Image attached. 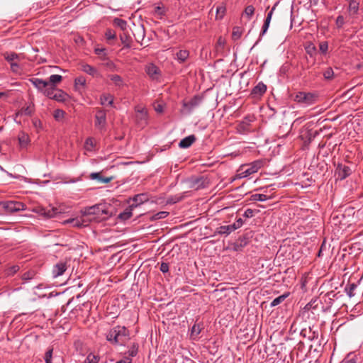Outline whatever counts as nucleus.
<instances>
[{
  "mask_svg": "<svg viewBox=\"0 0 363 363\" xmlns=\"http://www.w3.org/2000/svg\"><path fill=\"white\" fill-rule=\"evenodd\" d=\"M37 212L44 216L46 218H51L55 217L57 214L60 213L57 208L52 207L50 208H45L43 207H39Z\"/></svg>",
  "mask_w": 363,
  "mask_h": 363,
  "instance_id": "nucleus-15",
  "label": "nucleus"
},
{
  "mask_svg": "<svg viewBox=\"0 0 363 363\" xmlns=\"http://www.w3.org/2000/svg\"><path fill=\"white\" fill-rule=\"evenodd\" d=\"M129 339V330L121 325H116L110 329L106 335V340L112 345H123Z\"/></svg>",
  "mask_w": 363,
  "mask_h": 363,
  "instance_id": "nucleus-1",
  "label": "nucleus"
},
{
  "mask_svg": "<svg viewBox=\"0 0 363 363\" xmlns=\"http://www.w3.org/2000/svg\"><path fill=\"white\" fill-rule=\"evenodd\" d=\"M337 293H335L334 291H329L324 296H323V299H324V301L325 302H327L328 301V299H330L332 298L333 300L335 298H337Z\"/></svg>",
  "mask_w": 363,
  "mask_h": 363,
  "instance_id": "nucleus-56",
  "label": "nucleus"
},
{
  "mask_svg": "<svg viewBox=\"0 0 363 363\" xmlns=\"http://www.w3.org/2000/svg\"><path fill=\"white\" fill-rule=\"evenodd\" d=\"M138 344L136 342H133L130 346L128 351L125 353V354L127 355H125V357H129L131 359L132 357H135L138 354Z\"/></svg>",
  "mask_w": 363,
  "mask_h": 363,
  "instance_id": "nucleus-32",
  "label": "nucleus"
},
{
  "mask_svg": "<svg viewBox=\"0 0 363 363\" xmlns=\"http://www.w3.org/2000/svg\"><path fill=\"white\" fill-rule=\"evenodd\" d=\"M85 84L86 79L82 76L78 77L74 79V86L76 88H77L79 85L84 86Z\"/></svg>",
  "mask_w": 363,
  "mask_h": 363,
  "instance_id": "nucleus-55",
  "label": "nucleus"
},
{
  "mask_svg": "<svg viewBox=\"0 0 363 363\" xmlns=\"http://www.w3.org/2000/svg\"><path fill=\"white\" fill-rule=\"evenodd\" d=\"M319 49L322 53L325 54L328 49V43L327 41H323L319 44Z\"/></svg>",
  "mask_w": 363,
  "mask_h": 363,
  "instance_id": "nucleus-60",
  "label": "nucleus"
},
{
  "mask_svg": "<svg viewBox=\"0 0 363 363\" xmlns=\"http://www.w3.org/2000/svg\"><path fill=\"white\" fill-rule=\"evenodd\" d=\"M105 37L107 40H114L116 38V32L111 28H108L105 32Z\"/></svg>",
  "mask_w": 363,
  "mask_h": 363,
  "instance_id": "nucleus-53",
  "label": "nucleus"
},
{
  "mask_svg": "<svg viewBox=\"0 0 363 363\" xmlns=\"http://www.w3.org/2000/svg\"><path fill=\"white\" fill-rule=\"evenodd\" d=\"M120 40L123 44V47L125 48H130V43L132 41L131 37L128 34V31L123 32L121 34H120Z\"/></svg>",
  "mask_w": 363,
  "mask_h": 363,
  "instance_id": "nucleus-28",
  "label": "nucleus"
},
{
  "mask_svg": "<svg viewBox=\"0 0 363 363\" xmlns=\"http://www.w3.org/2000/svg\"><path fill=\"white\" fill-rule=\"evenodd\" d=\"M91 179L97 180L101 183L107 184L113 179V177H104L100 172H92L89 175Z\"/></svg>",
  "mask_w": 363,
  "mask_h": 363,
  "instance_id": "nucleus-22",
  "label": "nucleus"
},
{
  "mask_svg": "<svg viewBox=\"0 0 363 363\" xmlns=\"http://www.w3.org/2000/svg\"><path fill=\"white\" fill-rule=\"evenodd\" d=\"M254 120V117L251 116H247L244 119L240 121L238 126L237 130L240 133H246L250 131L251 122Z\"/></svg>",
  "mask_w": 363,
  "mask_h": 363,
  "instance_id": "nucleus-12",
  "label": "nucleus"
},
{
  "mask_svg": "<svg viewBox=\"0 0 363 363\" xmlns=\"http://www.w3.org/2000/svg\"><path fill=\"white\" fill-rule=\"evenodd\" d=\"M34 112V108L33 106H28L26 108H23L19 112L16 113V116L18 115H26V116H31L33 113Z\"/></svg>",
  "mask_w": 363,
  "mask_h": 363,
  "instance_id": "nucleus-46",
  "label": "nucleus"
},
{
  "mask_svg": "<svg viewBox=\"0 0 363 363\" xmlns=\"http://www.w3.org/2000/svg\"><path fill=\"white\" fill-rule=\"evenodd\" d=\"M335 24L337 28H341L345 24V18L342 16H338L335 21Z\"/></svg>",
  "mask_w": 363,
  "mask_h": 363,
  "instance_id": "nucleus-61",
  "label": "nucleus"
},
{
  "mask_svg": "<svg viewBox=\"0 0 363 363\" xmlns=\"http://www.w3.org/2000/svg\"><path fill=\"white\" fill-rule=\"evenodd\" d=\"M262 167V162L257 160L249 164H244L241 166L239 172V177L240 178L247 177L254 173H256Z\"/></svg>",
  "mask_w": 363,
  "mask_h": 363,
  "instance_id": "nucleus-4",
  "label": "nucleus"
},
{
  "mask_svg": "<svg viewBox=\"0 0 363 363\" xmlns=\"http://www.w3.org/2000/svg\"><path fill=\"white\" fill-rule=\"evenodd\" d=\"M169 215V213L167 211H160L154 215H152L150 218L151 220H157L160 219H162L166 218Z\"/></svg>",
  "mask_w": 363,
  "mask_h": 363,
  "instance_id": "nucleus-49",
  "label": "nucleus"
},
{
  "mask_svg": "<svg viewBox=\"0 0 363 363\" xmlns=\"http://www.w3.org/2000/svg\"><path fill=\"white\" fill-rule=\"evenodd\" d=\"M149 200V196L147 194L143 193L135 195L133 197L130 198L128 202L132 201V203L130 204V207L134 209L141 204L147 202Z\"/></svg>",
  "mask_w": 363,
  "mask_h": 363,
  "instance_id": "nucleus-13",
  "label": "nucleus"
},
{
  "mask_svg": "<svg viewBox=\"0 0 363 363\" xmlns=\"http://www.w3.org/2000/svg\"><path fill=\"white\" fill-rule=\"evenodd\" d=\"M35 275L36 272L35 270L31 269L23 273L21 276V279L22 280L26 282L33 279L35 277Z\"/></svg>",
  "mask_w": 363,
  "mask_h": 363,
  "instance_id": "nucleus-42",
  "label": "nucleus"
},
{
  "mask_svg": "<svg viewBox=\"0 0 363 363\" xmlns=\"http://www.w3.org/2000/svg\"><path fill=\"white\" fill-rule=\"evenodd\" d=\"M235 226L231 225H222L218 227L216 230V234L228 235L233 231L235 230Z\"/></svg>",
  "mask_w": 363,
  "mask_h": 363,
  "instance_id": "nucleus-23",
  "label": "nucleus"
},
{
  "mask_svg": "<svg viewBox=\"0 0 363 363\" xmlns=\"http://www.w3.org/2000/svg\"><path fill=\"white\" fill-rule=\"evenodd\" d=\"M20 269V267L18 265H13L11 267H9L5 270V275L6 277H11L14 275L16 273H17Z\"/></svg>",
  "mask_w": 363,
  "mask_h": 363,
  "instance_id": "nucleus-45",
  "label": "nucleus"
},
{
  "mask_svg": "<svg viewBox=\"0 0 363 363\" xmlns=\"http://www.w3.org/2000/svg\"><path fill=\"white\" fill-rule=\"evenodd\" d=\"M358 287V285L355 283H349L345 288V291L346 294L350 297H353L356 295V290Z\"/></svg>",
  "mask_w": 363,
  "mask_h": 363,
  "instance_id": "nucleus-29",
  "label": "nucleus"
},
{
  "mask_svg": "<svg viewBox=\"0 0 363 363\" xmlns=\"http://www.w3.org/2000/svg\"><path fill=\"white\" fill-rule=\"evenodd\" d=\"M359 7V0H350L349 1L348 11L351 16H354L358 13Z\"/></svg>",
  "mask_w": 363,
  "mask_h": 363,
  "instance_id": "nucleus-24",
  "label": "nucleus"
},
{
  "mask_svg": "<svg viewBox=\"0 0 363 363\" xmlns=\"http://www.w3.org/2000/svg\"><path fill=\"white\" fill-rule=\"evenodd\" d=\"M99 355L94 353H89L84 360V363H99Z\"/></svg>",
  "mask_w": 363,
  "mask_h": 363,
  "instance_id": "nucleus-40",
  "label": "nucleus"
},
{
  "mask_svg": "<svg viewBox=\"0 0 363 363\" xmlns=\"http://www.w3.org/2000/svg\"><path fill=\"white\" fill-rule=\"evenodd\" d=\"M278 4H279V2H276L275 4L272 6L271 11L267 13V17L264 20V24L262 26V30L260 32L259 38L267 33V31L269 27V24H270V21L272 18L273 13L276 9V6L278 5Z\"/></svg>",
  "mask_w": 363,
  "mask_h": 363,
  "instance_id": "nucleus-17",
  "label": "nucleus"
},
{
  "mask_svg": "<svg viewBox=\"0 0 363 363\" xmlns=\"http://www.w3.org/2000/svg\"><path fill=\"white\" fill-rule=\"evenodd\" d=\"M289 296V292H286V293H284V294L277 297L276 298H274L270 303V306L271 307H275L278 305H279L280 303H281L288 296Z\"/></svg>",
  "mask_w": 363,
  "mask_h": 363,
  "instance_id": "nucleus-35",
  "label": "nucleus"
},
{
  "mask_svg": "<svg viewBox=\"0 0 363 363\" xmlns=\"http://www.w3.org/2000/svg\"><path fill=\"white\" fill-rule=\"evenodd\" d=\"M18 140L19 145L22 148L26 147L30 143L28 135L24 132L19 133Z\"/></svg>",
  "mask_w": 363,
  "mask_h": 363,
  "instance_id": "nucleus-25",
  "label": "nucleus"
},
{
  "mask_svg": "<svg viewBox=\"0 0 363 363\" xmlns=\"http://www.w3.org/2000/svg\"><path fill=\"white\" fill-rule=\"evenodd\" d=\"M255 13V7L252 5L247 6L244 11V13L247 16L249 19L252 18Z\"/></svg>",
  "mask_w": 363,
  "mask_h": 363,
  "instance_id": "nucleus-51",
  "label": "nucleus"
},
{
  "mask_svg": "<svg viewBox=\"0 0 363 363\" xmlns=\"http://www.w3.org/2000/svg\"><path fill=\"white\" fill-rule=\"evenodd\" d=\"M62 80V77L59 74H52L49 77V80L48 81L49 82V86H54L56 87V85L60 83Z\"/></svg>",
  "mask_w": 363,
  "mask_h": 363,
  "instance_id": "nucleus-36",
  "label": "nucleus"
},
{
  "mask_svg": "<svg viewBox=\"0 0 363 363\" xmlns=\"http://www.w3.org/2000/svg\"><path fill=\"white\" fill-rule=\"evenodd\" d=\"M189 52L186 50H180L176 53V59L179 63H183L189 57Z\"/></svg>",
  "mask_w": 363,
  "mask_h": 363,
  "instance_id": "nucleus-30",
  "label": "nucleus"
},
{
  "mask_svg": "<svg viewBox=\"0 0 363 363\" xmlns=\"http://www.w3.org/2000/svg\"><path fill=\"white\" fill-rule=\"evenodd\" d=\"M196 138L194 135H189L184 138H183L179 143V147L180 148H188L195 141Z\"/></svg>",
  "mask_w": 363,
  "mask_h": 363,
  "instance_id": "nucleus-21",
  "label": "nucleus"
},
{
  "mask_svg": "<svg viewBox=\"0 0 363 363\" xmlns=\"http://www.w3.org/2000/svg\"><path fill=\"white\" fill-rule=\"evenodd\" d=\"M68 94L65 93L62 89H58L55 93V95L52 96V100H55L58 102H65L68 99Z\"/></svg>",
  "mask_w": 363,
  "mask_h": 363,
  "instance_id": "nucleus-26",
  "label": "nucleus"
},
{
  "mask_svg": "<svg viewBox=\"0 0 363 363\" xmlns=\"http://www.w3.org/2000/svg\"><path fill=\"white\" fill-rule=\"evenodd\" d=\"M25 204L20 201H8L4 203V207L8 213H15L25 209Z\"/></svg>",
  "mask_w": 363,
  "mask_h": 363,
  "instance_id": "nucleus-11",
  "label": "nucleus"
},
{
  "mask_svg": "<svg viewBox=\"0 0 363 363\" xmlns=\"http://www.w3.org/2000/svg\"><path fill=\"white\" fill-rule=\"evenodd\" d=\"M169 267L168 263L162 262L160 269L162 272L167 273L169 272Z\"/></svg>",
  "mask_w": 363,
  "mask_h": 363,
  "instance_id": "nucleus-63",
  "label": "nucleus"
},
{
  "mask_svg": "<svg viewBox=\"0 0 363 363\" xmlns=\"http://www.w3.org/2000/svg\"><path fill=\"white\" fill-rule=\"evenodd\" d=\"M83 216H92L91 219L96 220H103L108 218L111 214L106 204L98 203L91 206H86L80 211Z\"/></svg>",
  "mask_w": 363,
  "mask_h": 363,
  "instance_id": "nucleus-2",
  "label": "nucleus"
},
{
  "mask_svg": "<svg viewBox=\"0 0 363 363\" xmlns=\"http://www.w3.org/2000/svg\"><path fill=\"white\" fill-rule=\"evenodd\" d=\"M225 12V7L218 6L216 9V18L221 19L224 16Z\"/></svg>",
  "mask_w": 363,
  "mask_h": 363,
  "instance_id": "nucleus-57",
  "label": "nucleus"
},
{
  "mask_svg": "<svg viewBox=\"0 0 363 363\" xmlns=\"http://www.w3.org/2000/svg\"><path fill=\"white\" fill-rule=\"evenodd\" d=\"M269 197L265 194H255L251 196L250 200L252 201H264L267 200Z\"/></svg>",
  "mask_w": 363,
  "mask_h": 363,
  "instance_id": "nucleus-47",
  "label": "nucleus"
},
{
  "mask_svg": "<svg viewBox=\"0 0 363 363\" xmlns=\"http://www.w3.org/2000/svg\"><path fill=\"white\" fill-rule=\"evenodd\" d=\"M133 35L135 37V40L138 43H140L145 38V29L143 26H141L137 29V33H133Z\"/></svg>",
  "mask_w": 363,
  "mask_h": 363,
  "instance_id": "nucleus-34",
  "label": "nucleus"
},
{
  "mask_svg": "<svg viewBox=\"0 0 363 363\" xmlns=\"http://www.w3.org/2000/svg\"><path fill=\"white\" fill-rule=\"evenodd\" d=\"M201 101L202 97L199 95H195L189 101L184 100L182 101L183 109L181 110V112L186 114L191 113L195 108L199 106Z\"/></svg>",
  "mask_w": 363,
  "mask_h": 363,
  "instance_id": "nucleus-6",
  "label": "nucleus"
},
{
  "mask_svg": "<svg viewBox=\"0 0 363 363\" xmlns=\"http://www.w3.org/2000/svg\"><path fill=\"white\" fill-rule=\"evenodd\" d=\"M145 71L152 80L158 81L162 75L160 69L153 63L147 64Z\"/></svg>",
  "mask_w": 363,
  "mask_h": 363,
  "instance_id": "nucleus-9",
  "label": "nucleus"
},
{
  "mask_svg": "<svg viewBox=\"0 0 363 363\" xmlns=\"http://www.w3.org/2000/svg\"><path fill=\"white\" fill-rule=\"evenodd\" d=\"M323 77L327 80H331L333 79L334 77V72L333 69L331 67H328L324 72H323Z\"/></svg>",
  "mask_w": 363,
  "mask_h": 363,
  "instance_id": "nucleus-50",
  "label": "nucleus"
},
{
  "mask_svg": "<svg viewBox=\"0 0 363 363\" xmlns=\"http://www.w3.org/2000/svg\"><path fill=\"white\" fill-rule=\"evenodd\" d=\"M133 208L130 207V205L126 208L123 212L120 213L118 216V218L122 221H125L130 218L133 216Z\"/></svg>",
  "mask_w": 363,
  "mask_h": 363,
  "instance_id": "nucleus-27",
  "label": "nucleus"
},
{
  "mask_svg": "<svg viewBox=\"0 0 363 363\" xmlns=\"http://www.w3.org/2000/svg\"><path fill=\"white\" fill-rule=\"evenodd\" d=\"M247 242L245 240H241L240 241H237L233 245V249L235 251H241L242 248L246 246Z\"/></svg>",
  "mask_w": 363,
  "mask_h": 363,
  "instance_id": "nucleus-48",
  "label": "nucleus"
},
{
  "mask_svg": "<svg viewBox=\"0 0 363 363\" xmlns=\"http://www.w3.org/2000/svg\"><path fill=\"white\" fill-rule=\"evenodd\" d=\"M57 90V89L54 86H48L43 93L45 96L48 97L50 99H52V96L55 95V93Z\"/></svg>",
  "mask_w": 363,
  "mask_h": 363,
  "instance_id": "nucleus-43",
  "label": "nucleus"
},
{
  "mask_svg": "<svg viewBox=\"0 0 363 363\" xmlns=\"http://www.w3.org/2000/svg\"><path fill=\"white\" fill-rule=\"evenodd\" d=\"M4 57L5 60L10 63V65L11 64V62H16L15 60H19L18 55L15 52H6L4 53Z\"/></svg>",
  "mask_w": 363,
  "mask_h": 363,
  "instance_id": "nucleus-38",
  "label": "nucleus"
},
{
  "mask_svg": "<svg viewBox=\"0 0 363 363\" xmlns=\"http://www.w3.org/2000/svg\"><path fill=\"white\" fill-rule=\"evenodd\" d=\"M317 96L311 92L299 91L294 96V101L307 106L315 103Z\"/></svg>",
  "mask_w": 363,
  "mask_h": 363,
  "instance_id": "nucleus-3",
  "label": "nucleus"
},
{
  "mask_svg": "<svg viewBox=\"0 0 363 363\" xmlns=\"http://www.w3.org/2000/svg\"><path fill=\"white\" fill-rule=\"evenodd\" d=\"M135 123L138 127L143 128L147 124V111L145 108L135 107Z\"/></svg>",
  "mask_w": 363,
  "mask_h": 363,
  "instance_id": "nucleus-7",
  "label": "nucleus"
},
{
  "mask_svg": "<svg viewBox=\"0 0 363 363\" xmlns=\"http://www.w3.org/2000/svg\"><path fill=\"white\" fill-rule=\"evenodd\" d=\"M94 52L101 59H105L106 57V50L105 48H95Z\"/></svg>",
  "mask_w": 363,
  "mask_h": 363,
  "instance_id": "nucleus-58",
  "label": "nucleus"
},
{
  "mask_svg": "<svg viewBox=\"0 0 363 363\" xmlns=\"http://www.w3.org/2000/svg\"><path fill=\"white\" fill-rule=\"evenodd\" d=\"M94 126L101 132H104L106 129V112L102 108H96L94 116Z\"/></svg>",
  "mask_w": 363,
  "mask_h": 363,
  "instance_id": "nucleus-5",
  "label": "nucleus"
},
{
  "mask_svg": "<svg viewBox=\"0 0 363 363\" xmlns=\"http://www.w3.org/2000/svg\"><path fill=\"white\" fill-rule=\"evenodd\" d=\"M113 25L119 28L123 32L127 31L128 23L125 20L116 18L113 19Z\"/></svg>",
  "mask_w": 363,
  "mask_h": 363,
  "instance_id": "nucleus-31",
  "label": "nucleus"
},
{
  "mask_svg": "<svg viewBox=\"0 0 363 363\" xmlns=\"http://www.w3.org/2000/svg\"><path fill=\"white\" fill-rule=\"evenodd\" d=\"M352 174V170L349 166L338 163L336 167L335 175L337 176V179L343 180Z\"/></svg>",
  "mask_w": 363,
  "mask_h": 363,
  "instance_id": "nucleus-10",
  "label": "nucleus"
},
{
  "mask_svg": "<svg viewBox=\"0 0 363 363\" xmlns=\"http://www.w3.org/2000/svg\"><path fill=\"white\" fill-rule=\"evenodd\" d=\"M320 132L321 129L318 130L306 128L301 131L300 137L303 141L305 146H308L313 140V139L320 134Z\"/></svg>",
  "mask_w": 363,
  "mask_h": 363,
  "instance_id": "nucleus-8",
  "label": "nucleus"
},
{
  "mask_svg": "<svg viewBox=\"0 0 363 363\" xmlns=\"http://www.w3.org/2000/svg\"><path fill=\"white\" fill-rule=\"evenodd\" d=\"M30 82L38 89L40 91L43 92L44 90L49 86V82L38 78H32Z\"/></svg>",
  "mask_w": 363,
  "mask_h": 363,
  "instance_id": "nucleus-18",
  "label": "nucleus"
},
{
  "mask_svg": "<svg viewBox=\"0 0 363 363\" xmlns=\"http://www.w3.org/2000/svg\"><path fill=\"white\" fill-rule=\"evenodd\" d=\"M101 104L104 105L106 102L108 105L113 106V96L110 94H104L100 98Z\"/></svg>",
  "mask_w": 363,
  "mask_h": 363,
  "instance_id": "nucleus-44",
  "label": "nucleus"
},
{
  "mask_svg": "<svg viewBox=\"0 0 363 363\" xmlns=\"http://www.w3.org/2000/svg\"><path fill=\"white\" fill-rule=\"evenodd\" d=\"M202 327L200 324L195 323L191 330V338L192 340H196L199 335L201 333Z\"/></svg>",
  "mask_w": 363,
  "mask_h": 363,
  "instance_id": "nucleus-33",
  "label": "nucleus"
},
{
  "mask_svg": "<svg viewBox=\"0 0 363 363\" xmlns=\"http://www.w3.org/2000/svg\"><path fill=\"white\" fill-rule=\"evenodd\" d=\"M267 91V86L262 82H259L251 91V95L256 96H262Z\"/></svg>",
  "mask_w": 363,
  "mask_h": 363,
  "instance_id": "nucleus-19",
  "label": "nucleus"
},
{
  "mask_svg": "<svg viewBox=\"0 0 363 363\" xmlns=\"http://www.w3.org/2000/svg\"><path fill=\"white\" fill-rule=\"evenodd\" d=\"M306 50L307 53L309 54L311 56H313L316 51L315 47L312 44L307 46L306 48Z\"/></svg>",
  "mask_w": 363,
  "mask_h": 363,
  "instance_id": "nucleus-62",
  "label": "nucleus"
},
{
  "mask_svg": "<svg viewBox=\"0 0 363 363\" xmlns=\"http://www.w3.org/2000/svg\"><path fill=\"white\" fill-rule=\"evenodd\" d=\"M65 112L62 109H57L54 111L53 116L55 120L60 121L65 117Z\"/></svg>",
  "mask_w": 363,
  "mask_h": 363,
  "instance_id": "nucleus-52",
  "label": "nucleus"
},
{
  "mask_svg": "<svg viewBox=\"0 0 363 363\" xmlns=\"http://www.w3.org/2000/svg\"><path fill=\"white\" fill-rule=\"evenodd\" d=\"M67 269V264L65 262H60L56 264L52 269V274L54 277H57L63 274Z\"/></svg>",
  "mask_w": 363,
  "mask_h": 363,
  "instance_id": "nucleus-20",
  "label": "nucleus"
},
{
  "mask_svg": "<svg viewBox=\"0 0 363 363\" xmlns=\"http://www.w3.org/2000/svg\"><path fill=\"white\" fill-rule=\"evenodd\" d=\"M341 363H357V357L356 356L350 357V354H348Z\"/></svg>",
  "mask_w": 363,
  "mask_h": 363,
  "instance_id": "nucleus-59",
  "label": "nucleus"
},
{
  "mask_svg": "<svg viewBox=\"0 0 363 363\" xmlns=\"http://www.w3.org/2000/svg\"><path fill=\"white\" fill-rule=\"evenodd\" d=\"M278 4H279V2H276L275 4L272 6L271 11L267 13V17L264 20V24L262 26V30L260 32L259 38L267 33V31L269 27V24H270V21L272 18L273 13L276 9V6L278 5Z\"/></svg>",
  "mask_w": 363,
  "mask_h": 363,
  "instance_id": "nucleus-16",
  "label": "nucleus"
},
{
  "mask_svg": "<svg viewBox=\"0 0 363 363\" xmlns=\"http://www.w3.org/2000/svg\"><path fill=\"white\" fill-rule=\"evenodd\" d=\"M53 353V348H49L45 354V363H52V357Z\"/></svg>",
  "mask_w": 363,
  "mask_h": 363,
  "instance_id": "nucleus-54",
  "label": "nucleus"
},
{
  "mask_svg": "<svg viewBox=\"0 0 363 363\" xmlns=\"http://www.w3.org/2000/svg\"><path fill=\"white\" fill-rule=\"evenodd\" d=\"M82 70L91 76H95L98 72L97 69L95 67H94L88 64L82 65Z\"/></svg>",
  "mask_w": 363,
  "mask_h": 363,
  "instance_id": "nucleus-37",
  "label": "nucleus"
},
{
  "mask_svg": "<svg viewBox=\"0 0 363 363\" xmlns=\"http://www.w3.org/2000/svg\"><path fill=\"white\" fill-rule=\"evenodd\" d=\"M300 335L303 337H308L310 340H315L318 339L319 332L318 330H315L314 327H309L308 330L306 328L301 329Z\"/></svg>",
  "mask_w": 363,
  "mask_h": 363,
  "instance_id": "nucleus-14",
  "label": "nucleus"
},
{
  "mask_svg": "<svg viewBox=\"0 0 363 363\" xmlns=\"http://www.w3.org/2000/svg\"><path fill=\"white\" fill-rule=\"evenodd\" d=\"M132 359L129 357H124L123 359L118 361L116 363H132Z\"/></svg>",
  "mask_w": 363,
  "mask_h": 363,
  "instance_id": "nucleus-64",
  "label": "nucleus"
},
{
  "mask_svg": "<svg viewBox=\"0 0 363 363\" xmlns=\"http://www.w3.org/2000/svg\"><path fill=\"white\" fill-rule=\"evenodd\" d=\"M109 79L115 84L116 86H123L124 85L123 79L118 74L109 75Z\"/></svg>",
  "mask_w": 363,
  "mask_h": 363,
  "instance_id": "nucleus-39",
  "label": "nucleus"
},
{
  "mask_svg": "<svg viewBox=\"0 0 363 363\" xmlns=\"http://www.w3.org/2000/svg\"><path fill=\"white\" fill-rule=\"evenodd\" d=\"M243 29L238 26H235L233 29L232 38L234 40L240 39L242 35Z\"/></svg>",
  "mask_w": 363,
  "mask_h": 363,
  "instance_id": "nucleus-41",
  "label": "nucleus"
}]
</instances>
